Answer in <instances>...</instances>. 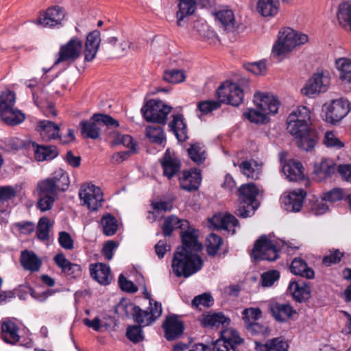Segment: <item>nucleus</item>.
Returning <instances> with one entry per match:
<instances>
[{
  "label": "nucleus",
  "mask_w": 351,
  "mask_h": 351,
  "mask_svg": "<svg viewBox=\"0 0 351 351\" xmlns=\"http://www.w3.org/2000/svg\"><path fill=\"white\" fill-rule=\"evenodd\" d=\"M310 110L305 106H298L287 118V130L295 137L299 147L311 152L318 141L317 132L311 126Z\"/></svg>",
  "instance_id": "nucleus-1"
},
{
  "label": "nucleus",
  "mask_w": 351,
  "mask_h": 351,
  "mask_svg": "<svg viewBox=\"0 0 351 351\" xmlns=\"http://www.w3.org/2000/svg\"><path fill=\"white\" fill-rule=\"evenodd\" d=\"M70 184L69 174L62 169L55 171L36 185L38 201L36 207L42 212L49 210L60 191H65Z\"/></svg>",
  "instance_id": "nucleus-2"
},
{
  "label": "nucleus",
  "mask_w": 351,
  "mask_h": 351,
  "mask_svg": "<svg viewBox=\"0 0 351 351\" xmlns=\"http://www.w3.org/2000/svg\"><path fill=\"white\" fill-rule=\"evenodd\" d=\"M254 101L257 109H249L243 114V116L252 123H266L269 121V114H275L278 112L280 103L273 95L257 93L254 96Z\"/></svg>",
  "instance_id": "nucleus-3"
},
{
  "label": "nucleus",
  "mask_w": 351,
  "mask_h": 351,
  "mask_svg": "<svg viewBox=\"0 0 351 351\" xmlns=\"http://www.w3.org/2000/svg\"><path fill=\"white\" fill-rule=\"evenodd\" d=\"M203 261L196 253L177 248L172 260V269L178 277L188 278L201 269Z\"/></svg>",
  "instance_id": "nucleus-4"
},
{
  "label": "nucleus",
  "mask_w": 351,
  "mask_h": 351,
  "mask_svg": "<svg viewBox=\"0 0 351 351\" xmlns=\"http://www.w3.org/2000/svg\"><path fill=\"white\" fill-rule=\"evenodd\" d=\"M308 42L306 34L298 32L290 27L282 29L272 49V54L279 61L297 46Z\"/></svg>",
  "instance_id": "nucleus-5"
},
{
  "label": "nucleus",
  "mask_w": 351,
  "mask_h": 351,
  "mask_svg": "<svg viewBox=\"0 0 351 351\" xmlns=\"http://www.w3.org/2000/svg\"><path fill=\"white\" fill-rule=\"evenodd\" d=\"M220 335V338L210 345L197 343L189 351H238L237 346L243 342L238 332L232 328L221 330Z\"/></svg>",
  "instance_id": "nucleus-6"
},
{
  "label": "nucleus",
  "mask_w": 351,
  "mask_h": 351,
  "mask_svg": "<svg viewBox=\"0 0 351 351\" xmlns=\"http://www.w3.org/2000/svg\"><path fill=\"white\" fill-rule=\"evenodd\" d=\"M81 134L84 138L97 139L103 128H118V121L108 114L95 113L88 120L80 123Z\"/></svg>",
  "instance_id": "nucleus-7"
},
{
  "label": "nucleus",
  "mask_w": 351,
  "mask_h": 351,
  "mask_svg": "<svg viewBox=\"0 0 351 351\" xmlns=\"http://www.w3.org/2000/svg\"><path fill=\"white\" fill-rule=\"evenodd\" d=\"M239 204L235 210V214L242 218H247L254 215L257 206L256 202L258 189L253 183L245 184L239 189Z\"/></svg>",
  "instance_id": "nucleus-8"
},
{
  "label": "nucleus",
  "mask_w": 351,
  "mask_h": 351,
  "mask_svg": "<svg viewBox=\"0 0 351 351\" xmlns=\"http://www.w3.org/2000/svg\"><path fill=\"white\" fill-rule=\"evenodd\" d=\"M172 107L161 100L150 99L142 107L141 111L148 122L165 124Z\"/></svg>",
  "instance_id": "nucleus-9"
},
{
  "label": "nucleus",
  "mask_w": 351,
  "mask_h": 351,
  "mask_svg": "<svg viewBox=\"0 0 351 351\" xmlns=\"http://www.w3.org/2000/svg\"><path fill=\"white\" fill-rule=\"evenodd\" d=\"M279 250L276 241L261 236L254 245L252 256L255 259L274 261L278 258Z\"/></svg>",
  "instance_id": "nucleus-10"
},
{
  "label": "nucleus",
  "mask_w": 351,
  "mask_h": 351,
  "mask_svg": "<svg viewBox=\"0 0 351 351\" xmlns=\"http://www.w3.org/2000/svg\"><path fill=\"white\" fill-rule=\"evenodd\" d=\"M220 104L223 103L233 106H239L243 100V92L236 83L226 81L217 90Z\"/></svg>",
  "instance_id": "nucleus-11"
},
{
  "label": "nucleus",
  "mask_w": 351,
  "mask_h": 351,
  "mask_svg": "<svg viewBox=\"0 0 351 351\" xmlns=\"http://www.w3.org/2000/svg\"><path fill=\"white\" fill-rule=\"evenodd\" d=\"M82 47V41L77 37H73L66 44L60 47L58 53V58L55 60L54 65H58L64 62L69 64L74 62L80 58Z\"/></svg>",
  "instance_id": "nucleus-12"
},
{
  "label": "nucleus",
  "mask_w": 351,
  "mask_h": 351,
  "mask_svg": "<svg viewBox=\"0 0 351 351\" xmlns=\"http://www.w3.org/2000/svg\"><path fill=\"white\" fill-rule=\"evenodd\" d=\"M79 196L83 201V204L86 205L92 211L97 210L101 206L103 194L100 188L93 184L82 186L80 190Z\"/></svg>",
  "instance_id": "nucleus-13"
},
{
  "label": "nucleus",
  "mask_w": 351,
  "mask_h": 351,
  "mask_svg": "<svg viewBox=\"0 0 351 351\" xmlns=\"http://www.w3.org/2000/svg\"><path fill=\"white\" fill-rule=\"evenodd\" d=\"M350 110V104L346 99L340 98L332 100L327 108L326 119L328 122L335 123L344 118Z\"/></svg>",
  "instance_id": "nucleus-14"
},
{
  "label": "nucleus",
  "mask_w": 351,
  "mask_h": 351,
  "mask_svg": "<svg viewBox=\"0 0 351 351\" xmlns=\"http://www.w3.org/2000/svg\"><path fill=\"white\" fill-rule=\"evenodd\" d=\"M330 84L328 75L324 72H317L307 81L305 87L302 89L304 95L309 97L315 94L324 93Z\"/></svg>",
  "instance_id": "nucleus-15"
},
{
  "label": "nucleus",
  "mask_w": 351,
  "mask_h": 351,
  "mask_svg": "<svg viewBox=\"0 0 351 351\" xmlns=\"http://www.w3.org/2000/svg\"><path fill=\"white\" fill-rule=\"evenodd\" d=\"M210 226L216 230H224L230 232L231 234L236 233V227H239V221L230 213H217L208 220Z\"/></svg>",
  "instance_id": "nucleus-16"
},
{
  "label": "nucleus",
  "mask_w": 351,
  "mask_h": 351,
  "mask_svg": "<svg viewBox=\"0 0 351 351\" xmlns=\"http://www.w3.org/2000/svg\"><path fill=\"white\" fill-rule=\"evenodd\" d=\"M306 192L302 189L290 191L282 198V204L285 210L288 212L298 213L303 206Z\"/></svg>",
  "instance_id": "nucleus-17"
},
{
  "label": "nucleus",
  "mask_w": 351,
  "mask_h": 351,
  "mask_svg": "<svg viewBox=\"0 0 351 351\" xmlns=\"http://www.w3.org/2000/svg\"><path fill=\"white\" fill-rule=\"evenodd\" d=\"M64 16V10L59 6H54L41 14L38 19V23L43 27H52L61 25Z\"/></svg>",
  "instance_id": "nucleus-18"
},
{
  "label": "nucleus",
  "mask_w": 351,
  "mask_h": 351,
  "mask_svg": "<svg viewBox=\"0 0 351 351\" xmlns=\"http://www.w3.org/2000/svg\"><path fill=\"white\" fill-rule=\"evenodd\" d=\"M60 130L59 125L49 120L38 121L36 127V130L39 133L40 137L46 141L53 139H59L60 141H62V138L59 134Z\"/></svg>",
  "instance_id": "nucleus-19"
},
{
  "label": "nucleus",
  "mask_w": 351,
  "mask_h": 351,
  "mask_svg": "<svg viewBox=\"0 0 351 351\" xmlns=\"http://www.w3.org/2000/svg\"><path fill=\"white\" fill-rule=\"evenodd\" d=\"M53 261L56 265L61 269V271L64 276L71 278H77L82 275V267L80 265L73 263L69 261L63 253L57 254Z\"/></svg>",
  "instance_id": "nucleus-20"
},
{
  "label": "nucleus",
  "mask_w": 351,
  "mask_h": 351,
  "mask_svg": "<svg viewBox=\"0 0 351 351\" xmlns=\"http://www.w3.org/2000/svg\"><path fill=\"white\" fill-rule=\"evenodd\" d=\"M160 164L163 169V175L169 180L176 176L181 168L180 160L170 152L169 149L166 150L160 159Z\"/></svg>",
  "instance_id": "nucleus-21"
},
{
  "label": "nucleus",
  "mask_w": 351,
  "mask_h": 351,
  "mask_svg": "<svg viewBox=\"0 0 351 351\" xmlns=\"http://www.w3.org/2000/svg\"><path fill=\"white\" fill-rule=\"evenodd\" d=\"M179 180L180 186L183 190L189 192L195 191L198 189L202 180L200 170L194 168L189 171H184Z\"/></svg>",
  "instance_id": "nucleus-22"
},
{
  "label": "nucleus",
  "mask_w": 351,
  "mask_h": 351,
  "mask_svg": "<svg viewBox=\"0 0 351 351\" xmlns=\"http://www.w3.org/2000/svg\"><path fill=\"white\" fill-rule=\"evenodd\" d=\"M162 327L165 333V336L169 341L179 338L182 335L184 328L183 322L179 319L178 315L167 317Z\"/></svg>",
  "instance_id": "nucleus-23"
},
{
  "label": "nucleus",
  "mask_w": 351,
  "mask_h": 351,
  "mask_svg": "<svg viewBox=\"0 0 351 351\" xmlns=\"http://www.w3.org/2000/svg\"><path fill=\"white\" fill-rule=\"evenodd\" d=\"M100 42V32L98 30H94L87 35L84 51V59L86 61L90 62L95 58Z\"/></svg>",
  "instance_id": "nucleus-24"
},
{
  "label": "nucleus",
  "mask_w": 351,
  "mask_h": 351,
  "mask_svg": "<svg viewBox=\"0 0 351 351\" xmlns=\"http://www.w3.org/2000/svg\"><path fill=\"white\" fill-rule=\"evenodd\" d=\"M269 311L274 319L280 322H285L296 313L295 310L289 304L273 303L269 305Z\"/></svg>",
  "instance_id": "nucleus-25"
},
{
  "label": "nucleus",
  "mask_w": 351,
  "mask_h": 351,
  "mask_svg": "<svg viewBox=\"0 0 351 351\" xmlns=\"http://www.w3.org/2000/svg\"><path fill=\"white\" fill-rule=\"evenodd\" d=\"M34 157L37 161L51 160L58 156V150L55 145L32 144Z\"/></svg>",
  "instance_id": "nucleus-26"
},
{
  "label": "nucleus",
  "mask_w": 351,
  "mask_h": 351,
  "mask_svg": "<svg viewBox=\"0 0 351 351\" xmlns=\"http://www.w3.org/2000/svg\"><path fill=\"white\" fill-rule=\"evenodd\" d=\"M1 338L6 343L15 344L20 339L18 334V327L14 322L10 319L1 322Z\"/></svg>",
  "instance_id": "nucleus-27"
},
{
  "label": "nucleus",
  "mask_w": 351,
  "mask_h": 351,
  "mask_svg": "<svg viewBox=\"0 0 351 351\" xmlns=\"http://www.w3.org/2000/svg\"><path fill=\"white\" fill-rule=\"evenodd\" d=\"M90 276L101 285H108L110 282V269L104 263L91 264L90 265Z\"/></svg>",
  "instance_id": "nucleus-28"
},
{
  "label": "nucleus",
  "mask_w": 351,
  "mask_h": 351,
  "mask_svg": "<svg viewBox=\"0 0 351 351\" xmlns=\"http://www.w3.org/2000/svg\"><path fill=\"white\" fill-rule=\"evenodd\" d=\"M201 324L204 327H219L226 328L230 323V318L226 317L222 313H214L211 314L202 315L200 319Z\"/></svg>",
  "instance_id": "nucleus-29"
},
{
  "label": "nucleus",
  "mask_w": 351,
  "mask_h": 351,
  "mask_svg": "<svg viewBox=\"0 0 351 351\" xmlns=\"http://www.w3.org/2000/svg\"><path fill=\"white\" fill-rule=\"evenodd\" d=\"M169 126L179 141H186L187 138V128L183 114H173V120L169 123Z\"/></svg>",
  "instance_id": "nucleus-30"
},
{
  "label": "nucleus",
  "mask_w": 351,
  "mask_h": 351,
  "mask_svg": "<svg viewBox=\"0 0 351 351\" xmlns=\"http://www.w3.org/2000/svg\"><path fill=\"white\" fill-rule=\"evenodd\" d=\"M289 289L297 302H306L311 296L310 287L304 282H291Z\"/></svg>",
  "instance_id": "nucleus-31"
},
{
  "label": "nucleus",
  "mask_w": 351,
  "mask_h": 351,
  "mask_svg": "<svg viewBox=\"0 0 351 351\" xmlns=\"http://www.w3.org/2000/svg\"><path fill=\"white\" fill-rule=\"evenodd\" d=\"M0 117L1 120L9 126L19 125L25 119V114L14 107L3 110L0 113Z\"/></svg>",
  "instance_id": "nucleus-32"
},
{
  "label": "nucleus",
  "mask_w": 351,
  "mask_h": 351,
  "mask_svg": "<svg viewBox=\"0 0 351 351\" xmlns=\"http://www.w3.org/2000/svg\"><path fill=\"white\" fill-rule=\"evenodd\" d=\"M20 261L25 269L31 271H38L42 264L36 254L28 250L22 252Z\"/></svg>",
  "instance_id": "nucleus-33"
},
{
  "label": "nucleus",
  "mask_w": 351,
  "mask_h": 351,
  "mask_svg": "<svg viewBox=\"0 0 351 351\" xmlns=\"http://www.w3.org/2000/svg\"><path fill=\"white\" fill-rule=\"evenodd\" d=\"M181 238L182 246L179 247L180 250L184 249L185 251L194 253L202 250V245L198 242L197 238L193 231L181 232Z\"/></svg>",
  "instance_id": "nucleus-34"
},
{
  "label": "nucleus",
  "mask_w": 351,
  "mask_h": 351,
  "mask_svg": "<svg viewBox=\"0 0 351 351\" xmlns=\"http://www.w3.org/2000/svg\"><path fill=\"white\" fill-rule=\"evenodd\" d=\"M337 18L341 27L351 31V3L346 2L339 5Z\"/></svg>",
  "instance_id": "nucleus-35"
},
{
  "label": "nucleus",
  "mask_w": 351,
  "mask_h": 351,
  "mask_svg": "<svg viewBox=\"0 0 351 351\" xmlns=\"http://www.w3.org/2000/svg\"><path fill=\"white\" fill-rule=\"evenodd\" d=\"M291 273L306 278H314L315 273L313 269L308 267L304 261L300 258H295L290 265Z\"/></svg>",
  "instance_id": "nucleus-36"
},
{
  "label": "nucleus",
  "mask_w": 351,
  "mask_h": 351,
  "mask_svg": "<svg viewBox=\"0 0 351 351\" xmlns=\"http://www.w3.org/2000/svg\"><path fill=\"white\" fill-rule=\"evenodd\" d=\"M279 9V0H258L256 10L263 16H274Z\"/></svg>",
  "instance_id": "nucleus-37"
},
{
  "label": "nucleus",
  "mask_w": 351,
  "mask_h": 351,
  "mask_svg": "<svg viewBox=\"0 0 351 351\" xmlns=\"http://www.w3.org/2000/svg\"><path fill=\"white\" fill-rule=\"evenodd\" d=\"M178 10L176 12L178 19L177 23L181 26V22L187 16L192 15L196 9V2L195 0H179L178 5Z\"/></svg>",
  "instance_id": "nucleus-38"
},
{
  "label": "nucleus",
  "mask_w": 351,
  "mask_h": 351,
  "mask_svg": "<svg viewBox=\"0 0 351 351\" xmlns=\"http://www.w3.org/2000/svg\"><path fill=\"white\" fill-rule=\"evenodd\" d=\"M302 168L301 162L292 161L283 166L282 171L290 181H298L303 178Z\"/></svg>",
  "instance_id": "nucleus-39"
},
{
  "label": "nucleus",
  "mask_w": 351,
  "mask_h": 351,
  "mask_svg": "<svg viewBox=\"0 0 351 351\" xmlns=\"http://www.w3.org/2000/svg\"><path fill=\"white\" fill-rule=\"evenodd\" d=\"M261 351H287L289 345L282 337L269 339L265 343H256Z\"/></svg>",
  "instance_id": "nucleus-40"
},
{
  "label": "nucleus",
  "mask_w": 351,
  "mask_h": 351,
  "mask_svg": "<svg viewBox=\"0 0 351 351\" xmlns=\"http://www.w3.org/2000/svg\"><path fill=\"white\" fill-rule=\"evenodd\" d=\"M188 225L187 220H181L175 215H171L165 219L162 228L164 235L167 237L171 234L174 229H182L188 227Z\"/></svg>",
  "instance_id": "nucleus-41"
},
{
  "label": "nucleus",
  "mask_w": 351,
  "mask_h": 351,
  "mask_svg": "<svg viewBox=\"0 0 351 351\" xmlns=\"http://www.w3.org/2000/svg\"><path fill=\"white\" fill-rule=\"evenodd\" d=\"M337 170L336 164L331 160L323 159L319 165H315L314 172L322 178L330 177Z\"/></svg>",
  "instance_id": "nucleus-42"
},
{
  "label": "nucleus",
  "mask_w": 351,
  "mask_h": 351,
  "mask_svg": "<svg viewBox=\"0 0 351 351\" xmlns=\"http://www.w3.org/2000/svg\"><path fill=\"white\" fill-rule=\"evenodd\" d=\"M146 136L152 143L162 145L166 141L164 130L159 125H149L146 128Z\"/></svg>",
  "instance_id": "nucleus-43"
},
{
  "label": "nucleus",
  "mask_w": 351,
  "mask_h": 351,
  "mask_svg": "<svg viewBox=\"0 0 351 351\" xmlns=\"http://www.w3.org/2000/svg\"><path fill=\"white\" fill-rule=\"evenodd\" d=\"M190 158L196 164L199 165L206 160V150L204 145L199 143L191 144L187 149Z\"/></svg>",
  "instance_id": "nucleus-44"
},
{
  "label": "nucleus",
  "mask_w": 351,
  "mask_h": 351,
  "mask_svg": "<svg viewBox=\"0 0 351 351\" xmlns=\"http://www.w3.org/2000/svg\"><path fill=\"white\" fill-rule=\"evenodd\" d=\"M341 80L351 83V60L346 58H339L335 62Z\"/></svg>",
  "instance_id": "nucleus-45"
},
{
  "label": "nucleus",
  "mask_w": 351,
  "mask_h": 351,
  "mask_svg": "<svg viewBox=\"0 0 351 351\" xmlns=\"http://www.w3.org/2000/svg\"><path fill=\"white\" fill-rule=\"evenodd\" d=\"M102 232L106 236L115 234L118 229L117 219L111 214H106L101 219Z\"/></svg>",
  "instance_id": "nucleus-46"
},
{
  "label": "nucleus",
  "mask_w": 351,
  "mask_h": 351,
  "mask_svg": "<svg viewBox=\"0 0 351 351\" xmlns=\"http://www.w3.org/2000/svg\"><path fill=\"white\" fill-rule=\"evenodd\" d=\"M223 239L215 233H210L206 238V247L209 256H215L223 245Z\"/></svg>",
  "instance_id": "nucleus-47"
},
{
  "label": "nucleus",
  "mask_w": 351,
  "mask_h": 351,
  "mask_svg": "<svg viewBox=\"0 0 351 351\" xmlns=\"http://www.w3.org/2000/svg\"><path fill=\"white\" fill-rule=\"evenodd\" d=\"M216 18L219 21L225 29L232 31L234 28V16L230 10H220L215 13Z\"/></svg>",
  "instance_id": "nucleus-48"
},
{
  "label": "nucleus",
  "mask_w": 351,
  "mask_h": 351,
  "mask_svg": "<svg viewBox=\"0 0 351 351\" xmlns=\"http://www.w3.org/2000/svg\"><path fill=\"white\" fill-rule=\"evenodd\" d=\"M241 173L247 178L252 180H258L261 173L260 168L257 165H252L250 161L245 160L239 165Z\"/></svg>",
  "instance_id": "nucleus-49"
},
{
  "label": "nucleus",
  "mask_w": 351,
  "mask_h": 351,
  "mask_svg": "<svg viewBox=\"0 0 351 351\" xmlns=\"http://www.w3.org/2000/svg\"><path fill=\"white\" fill-rule=\"evenodd\" d=\"M15 99V95L13 92L10 90L2 91L0 94V113L14 107Z\"/></svg>",
  "instance_id": "nucleus-50"
},
{
  "label": "nucleus",
  "mask_w": 351,
  "mask_h": 351,
  "mask_svg": "<svg viewBox=\"0 0 351 351\" xmlns=\"http://www.w3.org/2000/svg\"><path fill=\"white\" fill-rule=\"evenodd\" d=\"M186 75L182 70L171 69L165 71L162 79L171 84H178L184 81Z\"/></svg>",
  "instance_id": "nucleus-51"
},
{
  "label": "nucleus",
  "mask_w": 351,
  "mask_h": 351,
  "mask_svg": "<svg viewBox=\"0 0 351 351\" xmlns=\"http://www.w3.org/2000/svg\"><path fill=\"white\" fill-rule=\"evenodd\" d=\"M49 219L47 217H41L38 221L36 235L38 239L41 241H48L49 240Z\"/></svg>",
  "instance_id": "nucleus-52"
},
{
  "label": "nucleus",
  "mask_w": 351,
  "mask_h": 351,
  "mask_svg": "<svg viewBox=\"0 0 351 351\" xmlns=\"http://www.w3.org/2000/svg\"><path fill=\"white\" fill-rule=\"evenodd\" d=\"M213 304L212 296L209 293H203L195 296L191 302L192 307L202 310L201 306L210 307Z\"/></svg>",
  "instance_id": "nucleus-53"
},
{
  "label": "nucleus",
  "mask_w": 351,
  "mask_h": 351,
  "mask_svg": "<svg viewBox=\"0 0 351 351\" xmlns=\"http://www.w3.org/2000/svg\"><path fill=\"white\" fill-rule=\"evenodd\" d=\"M324 143L327 147H332L337 149L344 147V143L330 131H328L325 133Z\"/></svg>",
  "instance_id": "nucleus-54"
},
{
  "label": "nucleus",
  "mask_w": 351,
  "mask_h": 351,
  "mask_svg": "<svg viewBox=\"0 0 351 351\" xmlns=\"http://www.w3.org/2000/svg\"><path fill=\"white\" fill-rule=\"evenodd\" d=\"M138 306H136L134 303L130 301L123 300L117 306V308L122 311L127 317H134L136 311L138 310Z\"/></svg>",
  "instance_id": "nucleus-55"
},
{
  "label": "nucleus",
  "mask_w": 351,
  "mask_h": 351,
  "mask_svg": "<svg viewBox=\"0 0 351 351\" xmlns=\"http://www.w3.org/2000/svg\"><path fill=\"white\" fill-rule=\"evenodd\" d=\"M136 312L137 313H135L133 319L141 326H145L154 322L152 318V315H149L148 311H143L140 307H138V310L136 311Z\"/></svg>",
  "instance_id": "nucleus-56"
},
{
  "label": "nucleus",
  "mask_w": 351,
  "mask_h": 351,
  "mask_svg": "<svg viewBox=\"0 0 351 351\" xmlns=\"http://www.w3.org/2000/svg\"><path fill=\"white\" fill-rule=\"evenodd\" d=\"M280 278V272L277 270H270L261 275L263 287H271Z\"/></svg>",
  "instance_id": "nucleus-57"
},
{
  "label": "nucleus",
  "mask_w": 351,
  "mask_h": 351,
  "mask_svg": "<svg viewBox=\"0 0 351 351\" xmlns=\"http://www.w3.org/2000/svg\"><path fill=\"white\" fill-rule=\"evenodd\" d=\"M221 106V104L219 101H202L197 104L198 110L202 112L203 114H208L211 112L213 110H217Z\"/></svg>",
  "instance_id": "nucleus-58"
},
{
  "label": "nucleus",
  "mask_w": 351,
  "mask_h": 351,
  "mask_svg": "<svg viewBox=\"0 0 351 351\" xmlns=\"http://www.w3.org/2000/svg\"><path fill=\"white\" fill-rule=\"evenodd\" d=\"M141 326H130L126 332L127 337L134 343H138L143 339Z\"/></svg>",
  "instance_id": "nucleus-59"
},
{
  "label": "nucleus",
  "mask_w": 351,
  "mask_h": 351,
  "mask_svg": "<svg viewBox=\"0 0 351 351\" xmlns=\"http://www.w3.org/2000/svg\"><path fill=\"white\" fill-rule=\"evenodd\" d=\"M242 313L244 324L257 321L262 315V312L258 308H245Z\"/></svg>",
  "instance_id": "nucleus-60"
},
{
  "label": "nucleus",
  "mask_w": 351,
  "mask_h": 351,
  "mask_svg": "<svg viewBox=\"0 0 351 351\" xmlns=\"http://www.w3.org/2000/svg\"><path fill=\"white\" fill-rule=\"evenodd\" d=\"M245 327L252 335H265L268 332V327L258 323L256 321L244 324Z\"/></svg>",
  "instance_id": "nucleus-61"
},
{
  "label": "nucleus",
  "mask_w": 351,
  "mask_h": 351,
  "mask_svg": "<svg viewBox=\"0 0 351 351\" xmlns=\"http://www.w3.org/2000/svg\"><path fill=\"white\" fill-rule=\"evenodd\" d=\"M343 256V252H340L339 250H334L330 251L328 255H326L323 258L322 263L324 265L328 267L332 264L339 263Z\"/></svg>",
  "instance_id": "nucleus-62"
},
{
  "label": "nucleus",
  "mask_w": 351,
  "mask_h": 351,
  "mask_svg": "<svg viewBox=\"0 0 351 351\" xmlns=\"http://www.w3.org/2000/svg\"><path fill=\"white\" fill-rule=\"evenodd\" d=\"M58 243L62 248L66 250H72L74 248V241L67 232L61 231L59 232Z\"/></svg>",
  "instance_id": "nucleus-63"
},
{
  "label": "nucleus",
  "mask_w": 351,
  "mask_h": 351,
  "mask_svg": "<svg viewBox=\"0 0 351 351\" xmlns=\"http://www.w3.org/2000/svg\"><path fill=\"white\" fill-rule=\"evenodd\" d=\"M17 191L12 186H0V202H4L14 199Z\"/></svg>",
  "instance_id": "nucleus-64"
}]
</instances>
